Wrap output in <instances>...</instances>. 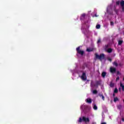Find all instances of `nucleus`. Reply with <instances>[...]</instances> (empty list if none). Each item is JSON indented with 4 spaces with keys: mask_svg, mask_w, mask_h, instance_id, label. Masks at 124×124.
Masks as SVG:
<instances>
[{
    "mask_svg": "<svg viewBox=\"0 0 124 124\" xmlns=\"http://www.w3.org/2000/svg\"><path fill=\"white\" fill-rule=\"evenodd\" d=\"M95 58L99 60L100 61H102V60H104L105 59V54L102 53L98 55L97 53H95Z\"/></svg>",
    "mask_w": 124,
    "mask_h": 124,
    "instance_id": "f257e3e1",
    "label": "nucleus"
},
{
    "mask_svg": "<svg viewBox=\"0 0 124 124\" xmlns=\"http://www.w3.org/2000/svg\"><path fill=\"white\" fill-rule=\"evenodd\" d=\"M76 50L78 52V53L79 55H81V56H83L85 53V52L84 51L80 50V46H78V47H77Z\"/></svg>",
    "mask_w": 124,
    "mask_h": 124,
    "instance_id": "f03ea898",
    "label": "nucleus"
},
{
    "mask_svg": "<svg viewBox=\"0 0 124 124\" xmlns=\"http://www.w3.org/2000/svg\"><path fill=\"white\" fill-rule=\"evenodd\" d=\"M101 82L100 81H96V84H93V81L91 82V87H95L96 86V87H98V86H100V85H101Z\"/></svg>",
    "mask_w": 124,
    "mask_h": 124,
    "instance_id": "7ed1b4c3",
    "label": "nucleus"
},
{
    "mask_svg": "<svg viewBox=\"0 0 124 124\" xmlns=\"http://www.w3.org/2000/svg\"><path fill=\"white\" fill-rule=\"evenodd\" d=\"M82 122H84L85 123V124H87V123H90V119L89 118H87L85 116L82 117Z\"/></svg>",
    "mask_w": 124,
    "mask_h": 124,
    "instance_id": "20e7f679",
    "label": "nucleus"
},
{
    "mask_svg": "<svg viewBox=\"0 0 124 124\" xmlns=\"http://www.w3.org/2000/svg\"><path fill=\"white\" fill-rule=\"evenodd\" d=\"M109 70L111 73H115L116 71V68L112 67H110Z\"/></svg>",
    "mask_w": 124,
    "mask_h": 124,
    "instance_id": "39448f33",
    "label": "nucleus"
},
{
    "mask_svg": "<svg viewBox=\"0 0 124 124\" xmlns=\"http://www.w3.org/2000/svg\"><path fill=\"white\" fill-rule=\"evenodd\" d=\"M86 102L90 104L92 103V99L88 98L87 99H86Z\"/></svg>",
    "mask_w": 124,
    "mask_h": 124,
    "instance_id": "423d86ee",
    "label": "nucleus"
},
{
    "mask_svg": "<svg viewBox=\"0 0 124 124\" xmlns=\"http://www.w3.org/2000/svg\"><path fill=\"white\" fill-rule=\"evenodd\" d=\"M107 52H108V53L110 54V53H112V52H113V49H112L111 48H108Z\"/></svg>",
    "mask_w": 124,
    "mask_h": 124,
    "instance_id": "0eeeda50",
    "label": "nucleus"
},
{
    "mask_svg": "<svg viewBox=\"0 0 124 124\" xmlns=\"http://www.w3.org/2000/svg\"><path fill=\"white\" fill-rule=\"evenodd\" d=\"M85 16H86L85 14H83L82 15H81V16L80 17V20H83V19H84Z\"/></svg>",
    "mask_w": 124,
    "mask_h": 124,
    "instance_id": "6e6552de",
    "label": "nucleus"
},
{
    "mask_svg": "<svg viewBox=\"0 0 124 124\" xmlns=\"http://www.w3.org/2000/svg\"><path fill=\"white\" fill-rule=\"evenodd\" d=\"M109 86H110V88H114V87L115 86V83H113V82L111 81L110 82Z\"/></svg>",
    "mask_w": 124,
    "mask_h": 124,
    "instance_id": "1a4fd4ad",
    "label": "nucleus"
},
{
    "mask_svg": "<svg viewBox=\"0 0 124 124\" xmlns=\"http://www.w3.org/2000/svg\"><path fill=\"white\" fill-rule=\"evenodd\" d=\"M85 76H86V73H83L82 75L81 76V79L85 80Z\"/></svg>",
    "mask_w": 124,
    "mask_h": 124,
    "instance_id": "9d476101",
    "label": "nucleus"
},
{
    "mask_svg": "<svg viewBox=\"0 0 124 124\" xmlns=\"http://www.w3.org/2000/svg\"><path fill=\"white\" fill-rule=\"evenodd\" d=\"M114 93H119V90H118V88H115L114 91H113Z\"/></svg>",
    "mask_w": 124,
    "mask_h": 124,
    "instance_id": "9b49d317",
    "label": "nucleus"
},
{
    "mask_svg": "<svg viewBox=\"0 0 124 124\" xmlns=\"http://www.w3.org/2000/svg\"><path fill=\"white\" fill-rule=\"evenodd\" d=\"M120 5L121 7L124 6V0H122L120 2Z\"/></svg>",
    "mask_w": 124,
    "mask_h": 124,
    "instance_id": "f8f14e48",
    "label": "nucleus"
},
{
    "mask_svg": "<svg viewBox=\"0 0 124 124\" xmlns=\"http://www.w3.org/2000/svg\"><path fill=\"white\" fill-rule=\"evenodd\" d=\"M102 77H103V78H105V76H106V72H103L102 73Z\"/></svg>",
    "mask_w": 124,
    "mask_h": 124,
    "instance_id": "ddd939ff",
    "label": "nucleus"
},
{
    "mask_svg": "<svg viewBox=\"0 0 124 124\" xmlns=\"http://www.w3.org/2000/svg\"><path fill=\"white\" fill-rule=\"evenodd\" d=\"M86 51L87 52H93V48H87Z\"/></svg>",
    "mask_w": 124,
    "mask_h": 124,
    "instance_id": "4468645a",
    "label": "nucleus"
},
{
    "mask_svg": "<svg viewBox=\"0 0 124 124\" xmlns=\"http://www.w3.org/2000/svg\"><path fill=\"white\" fill-rule=\"evenodd\" d=\"M123 42H124V41H123V40H119L118 41V45H122V44H123Z\"/></svg>",
    "mask_w": 124,
    "mask_h": 124,
    "instance_id": "2eb2a0df",
    "label": "nucleus"
},
{
    "mask_svg": "<svg viewBox=\"0 0 124 124\" xmlns=\"http://www.w3.org/2000/svg\"><path fill=\"white\" fill-rule=\"evenodd\" d=\"M120 87L122 88V91L124 92V85L122 83H120Z\"/></svg>",
    "mask_w": 124,
    "mask_h": 124,
    "instance_id": "dca6fc26",
    "label": "nucleus"
},
{
    "mask_svg": "<svg viewBox=\"0 0 124 124\" xmlns=\"http://www.w3.org/2000/svg\"><path fill=\"white\" fill-rule=\"evenodd\" d=\"M98 92L96 90H94L93 91V94H97Z\"/></svg>",
    "mask_w": 124,
    "mask_h": 124,
    "instance_id": "f3484780",
    "label": "nucleus"
},
{
    "mask_svg": "<svg viewBox=\"0 0 124 124\" xmlns=\"http://www.w3.org/2000/svg\"><path fill=\"white\" fill-rule=\"evenodd\" d=\"M118 100H119V98H118L117 97L114 98V102H116V101H118Z\"/></svg>",
    "mask_w": 124,
    "mask_h": 124,
    "instance_id": "a211bd4d",
    "label": "nucleus"
},
{
    "mask_svg": "<svg viewBox=\"0 0 124 124\" xmlns=\"http://www.w3.org/2000/svg\"><path fill=\"white\" fill-rule=\"evenodd\" d=\"M93 108L94 109V110H96L97 109V106H96V105L94 104Z\"/></svg>",
    "mask_w": 124,
    "mask_h": 124,
    "instance_id": "6ab92c4d",
    "label": "nucleus"
},
{
    "mask_svg": "<svg viewBox=\"0 0 124 124\" xmlns=\"http://www.w3.org/2000/svg\"><path fill=\"white\" fill-rule=\"evenodd\" d=\"M114 12L116 13V14L118 15V13L119 12V10H117V9L114 8Z\"/></svg>",
    "mask_w": 124,
    "mask_h": 124,
    "instance_id": "aec40b11",
    "label": "nucleus"
},
{
    "mask_svg": "<svg viewBox=\"0 0 124 124\" xmlns=\"http://www.w3.org/2000/svg\"><path fill=\"white\" fill-rule=\"evenodd\" d=\"M96 29L97 30H99V29H100V25L98 24L96 26Z\"/></svg>",
    "mask_w": 124,
    "mask_h": 124,
    "instance_id": "412c9836",
    "label": "nucleus"
},
{
    "mask_svg": "<svg viewBox=\"0 0 124 124\" xmlns=\"http://www.w3.org/2000/svg\"><path fill=\"white\" fill-rule=\"evenodd\" d=\"M82 121H83V118L80 117L78 120V123H82Z\"/></svg>",
    "mask_w": 124,
    "mask_h": 124,
    "instance_id": "4be33fe9",
    "label": "nucleus"
},
{
    "mask_svg": "<svg viewBox=\"0 0 124 124\" xmlns=\"http://www.w3.org/2000/svg\"><path fill=\"white\" fill-rule=\"evenodd\" d=\"M113 65H115V66H118V63H117V62H114L113 63Z\"/></svg>",
    "mask_w": 124,
    "mask_h": 124,
    "instance_id": "5701e85b",
    "label": "nucleus"
},
{
    "mask_svg": "<svg viewBox=\"0 0 124 124\" xmlns=\"http://www.w3.org/2000/svg\"><path fill=\"white\" fill-rule=\"evenodd\" d=\"M101 41V39H98V40L97 42V44H99V43H100Z\"/></svg>",
    "mask_w": 124,
    "mask_h": 124,
    "instance_id": "b1692460",
    "label": "nucleus"
},
{
    "mask_svg": "<svg viewBox=\"0 0 124 124\" xmlns=\"http://www.w3.org/2000/svg\"><path fill=\"white\" fill-rule=\"evenodd\" d=\"M120 1H116V5H120Z\"/></svg>",
    "mask_w": 124,
    "mask_h": 124,
    "instance_id": "393cba45",
    "label": "nucleus"
},
{
    "mask_svg": "<svg viewBox=\"0 0 124 124\" xmlns=\"http://www.w3.org/2000/svg\"><path fill=\"white\" fill-rule=\"evenodd\" d=\"M102 99H103V100H105V97H104V95H102Z\"/></svg>",
    "mask_w": 124,
    "mask_h": 124,
    "instance_id": "a878e982",
    "label": "nucleus"
},
{
    "mask_svg": "<svg viewBox=\"0 0 124 124\" xmlns=\"http://www.w3.org/2000/svg\"><path fill=\"white\" fill-rule=\"evenodd\" d=\"M105 47L106 49H107V48H108L109 47V45L108 44V45H105Z\"/></svg>",
    "mask_w": 124,
    "mask_h": 124,
    "instance_id": "bb28decb",
    "label": "nucleus"
},
{
    "mask_svg": "<svg viewBox=\"0 0 124 124\" xmlns=\"http://www.w3.org/2000/svg\"><path fill=\"white\" fill-rule=\"evenodd\" d=\"M110 25L114 26V22L113 21L110 22Z\"/></svg>",
    "mask_w": 124,
    "mask_h": 124,
    "instance_id": "cd10ccee",
    "label": "nucleus"
},
{
    "mask_svg": "<svg viewBox=\"0 0 124 124\" xmlns=\"http://www.w3.org/2000/svg\"><path fill=\"white\" fill-rule=\"evenodd\" d=\"M108 61H109V62H112V59L111 58H108Z\"/></svg>",
    "mask_w": 124,
    "mask_h": 124,
    "instance_id": "c85d7f7f",
    "label": "nucleus"
},
{
    "mask_svg": "<svg viewBox=\"0 0 124 124\" xmlns=\"http://www.w3.org/2000/svg\"><path fill=\"white\" fill-rule=\"evenodd\" d=\"M120 80V77H117L116 78V81H119Z\"/></svg>",
    "mask_w": 124,
    "mask_h": 124,
    "instance_id": "c756f323",
    "label": "nucleus"
},
{
    "mask_svg": "<svg viewBox=\"0 0 124 124\" xmlns=\"http://www.w3.org/2000/svg\"><path fill=\"white\" fill-rule=\"evenodd\" d=\"M121 7H122V11H123L124 12V6H122Z\"/></svg>",
    "mask_w": 124,
    "mask_h": 124,
    "instance_id": "7c9ffc66",
    "label": "nucleus"
},
{
    "mask_svg": "<svg viewBox=\"0 0 124 124\" xmlns=\"http://www.w3.org/2000/svg\"><path fill=\"white\" fill-rule=\"evenodd\" d=\"M102 95H103V94H99V96H100V97H102Z\"/></svg>",
    "mask_w": 124,
    "mask_h": 124,
    "instance_id": "2f4dec72",
    "label": "nucleus"
},
{
    "mask_svg": "<svg viewBox=\"0 0 124 124\" xmlns=\"http://www.w3.org/2000/svg\"><path fill=\"white\" fill-rule=\"evenodd\" d=\"M101 124H107L106 123V122H103L101 123Z\"/></svg>",
    "mask_w": 124,
    "mask_h": 124,
    "instance_id": "473e14b6",
    "label": "nucleus"
},
{
    "mask_svg": "<svg viewBox=\"0 0 124 124\" xmlns=\"http://www.w3.org/2000/svg\"><path fill=\"white\" fill-rule=\"evenodd\" d=\"M117 75H119V74H120V71H117Z\"/></svg>",
    "mask_w": 124,
    "mask_h": 124,
    "instance_id": "72a5a7b5",
    "label": "nucleus"
},
{
    "mask_svg": "<svg viewBox=\"0 0 124 124\" xmlns=\"http://www.w3.org/2000/svg\"><path fill=\"white\" fill-rule=\"evenodd\" d=\"M115 93H113V94H112V96L114 97V96H115Z\"/></svg>",
    "mask_w": 124,
    "mask_h": 124,
    "instance_id": "f704fd0d",
    "label": "nucleus"
},
{
    "mask_svg": "<svg viewBox=\"0 0 124 124\" xmlns=\"http://www.w3.org/2000/svg\"><path fill=\"white\" fill-rule=\"evenodd\" d=\"M94 16H95V17H97V16L96 15V14H95V15H94Z\"/></svg>",
    "mask_w": 124,
    "mask_h": 124,
    "instance_id": "c9c22d12",
    "label": "nucleus"
},
{
    "mask_svg": "<svg viewBox=\"0 0 124 124\" xmlns=\"http://www.w3.org/2000/svg\"><path fill=\"white\" fill-rule=\"evenodd\" d=\"M119 92H121V88H119Z\"/></svg>",
    "mask_w": 124,
    "mask_h": 124,
    "instance_id": "e433bc0d",
    "label": "nucleus"
},
{
    "mask_svg": "<svg viewBox=\"0 0 124 124\" xmlns=\"http://www.w3.org/2000/svg\"><path fill=\"white\" fill-rule=\"evenodd\" d=\"M122 121H123V122H124V118L122 119Z\"/></svg>",
    "mask_w": 124,
    "mask_h": 124,
    "instance_id": "4c0bfd02",
    "label": "nucleus"
},
{
    "mask_svg": "<svg viewBox=\"0 0 124 124\" xmlns=\"http://www.w3.org/2000/svg\"><path fill=\"white\" fill-rule=\"evenodd\" d=\"M85 114H87V112L84 111Z\"/></svg>",
    "mask_w": 124,
    "mask_h": 124,
    "instance_id": "58836bf2",
    "label": "nucleus"
},
{
    "mask_svg": "<svg viewBox=\"0 0 124 124\" xmlns=\"http://www.w3.org/2000/svg\"><path fill=\"white\" fill-rule=\"evenodd\" d=\"M111 14V15H114V14H113V13H112V14Z\"/></svg>",
    "mask_w": 124,
    "mask_h": 124,
    "instance_id": "ea45409f",
    "label": "nucleus"
},
{
    "mask_svg": "<svg viewBox=\"0 0 124 124\" xmlns=\"http://www.w3.org/2000/svg\"><path fill=\"white\" fill-rule=\"evenodd\" d=\"M94 124V123H93V124Z\"/></svg>",
    "mask_w": 124,
    "mask_h": 124,
    "instance_id": "a19ab883",
    "label": "nucleus"
}]
</instances>
